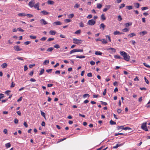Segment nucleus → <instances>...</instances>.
<instances>
[{
  "label": "nucleus",
  "mask_w": 150,
  "mask_h": 150,
  "mask_svg": "<svg viewBox=\"0 0 150 150\" xmlns=\"http://www.w3.org/2000/svg\"><path fill=\"white\" fill-rule=\"evenodd\" d=\"M120 54L123 57L124 60L128 61H129L130 59V56L128 55L127 53L124 51H120Z\"/></svg>",
  "instance_id": "obj_1"
},
{
  "label": "nucleus",
  "mask_w": 150,
  "mask_h": 150,
  "mask_svg": "<svg viewBox=\"0 0 150 150\" xmlns=\"http://www.w3.org/2000/svg\"><path fill=\"white\" fill-rule=\"evenodd\" d=\"M106 50H107L110 53L112 54L113 53H115L116 52V49L114 48L109 47L106 48Z\"/></svg>",
  "instance_id": "obj_2"
},
{
  "label": "nucleus",
  "mask_w": 150,
  "mask_h": 150,
  "mask_svg": "<svg viewBox=\"0 0 150 150\" xmlns=\"http://www.w3.org/2000/svg\"><path fill=\"white\" fill-rule=\"evenodd\" d=\"M73 43L76 44H79L82 43V40H81L78 39L76 38L73 39Z\"/></svg>",
  "instance_id": "obj_3"
},
{
  "label": "nucleus",
  "mask_w": 150,
  "mask_h": 150,
  "mask_svg": "<svg viewBox=\"0 0 150 150\" xmlns=\"http://www.w3.org/2000/svg\"><path fill=\"white\" fill-rule=\"evenodd\" d=\"M146 122H144L142 124L141 126V128L143 130L146 131H148V129H147V127L146 126Z\"/></svg>",
  "instance_id": "obj_4"
},
{
  "label": "nucleus",
  "mask_w": 150,
  "mask_h": 150,
  "mask_svg": "<svg viewBox=\"0 0 150 150\" xmlns=\"http://www.w3.org/2000/svg\"><path fill=\"white\" fill-rule=\"evenodd\" d=\"M96 23V21L93 19L90 20L88 22L87 24L90 25H93Z\"/></svg>",
  "instance_id": "obj_5"
},
{
  "label": "nucleus",
  "mask_w": 150,
  "mask_h": 150,
  "mask_svg": "<svg viewBox=\"0 0 150 150\" xmlns=\"http://www.w3.org/2000/svg\"><path fill=\"white\" fill-rule=\"evenodd\" d=\"M40 22L42 25H45L47 24L48 23L44 19H42L40 20Z\"/></svg>",
  "instance_id": "obj_6"
},
{
  "label": "nucleus",
  "mask_w": 150,
  "mask_h": 150,
  "mask_svg": "<svg viewBox=\"0 0 150 150\" xmlns=\"http://www.w3.org/2000/svg\"><path fill=\"white\" fill-rule=\"evenodd\" d=\"M35 3L34 2V0H33L29 2L28 4V5L30 7L32 8L34 6V4Z\"/></svg>",
  "instance_id": "obj_7"
},
{
  "label": "nucleus",
  "mask_w": 150,
  "mask_h": 150,
  "mask_svg": "<svg viewBox=\"0 0 150 150\" xmlns=\"http://www.w3.org/2000/svg\"><path fill=\"white\" fill-rule=\"evenodd\" d=\"M62 23L59 21L55 22L53 23V25L54 26L56 25H60Z\"/></svg>",
  "instance_id": "obj_8"
},
{
  "label": "nucleus",
  "mask_w": 150,
  "mask_h": 150,
  "mask_svg": "<svg viewBox=\"0 0 150 150\" xmlns=\"http://www.w3.org/2000/svg\"><path fill=\"white\" fill-rule=\"evenodd\" d=\"M105 8L103 10L104 12L106 11L108 9H110V5H106L105 6Z\"/></svg>",
  "instance_id": "obj_9"
},
{
  "label": "nucleus",
  "mask_w": 150,
  "mask_h": 150,
  "mask_svg": "<svg viewBox=\"0 0 150 150\" xmlns=\"http://www.w3.org/2000/svg\"><path fill=\"white\" fill-rule=\"evenodd\" d=\"M113 34H114V35H116L117 34H118V35L123 34V33L122 32H120L119 31H115L114 32Z\"/></svg>",
  "instance_id": "obj_10"
},
{
  "label": "nucleus",
  "mask_w": 150,
  "mask_h": 150,
  "mask_svg": "<svg viewBox=\"0 0 150 150\" xmlns=\"http://www.w3.org/2000/svg\"><path fill=\"white\" fill-rule=\"evenodd\" d=\"M33 7L35 8H36L38 10H39L40 9L39 8V3H37L36 4H35V5Z\"/></svg>",
  "instance_id": "obj_11"
},
{
  "label": "nucleus",
  "mask_w": 150,
  "mask_h": 150,
  "mask_svg": "<svg viewBox=\"0 0 150 150\" xmlns=\"http://www.w3.org/2000/svg\"><path fill=\"white\" fill-rule=\"evenodd\" d=\"M132 25V23L131 22L126 23L124 24V25L126 27H127Z\"/></svg>",
  "instance_id": "obj_12"
},
{
  "label": "nucleus",
  "mask_w": 150,
  "mask_h": 150,
  "mask_svg": "<svg viewBox=\"0 0 150 150\" xmlns=\"http://www.w3.org/2000/svg\"><path fill=\"white\" fill-rule=\"evenodd\" d=\"M105 27V25L103 23H102L100 25V28L101 29L102 28V30H103Z\"/></svg>",
  "instance_id": "obj_13"
},
{
  "label": "nucleus",
  "mask_w": 150,
  "mask_h": 150,
  "mask_svg": "<svg viewBox=\"0 0 150 150\" xmlns=\"http://www.w3.org/2000/svg\"><path fill=\"white\" fill-rule=\"evenodd\" d=\"M134 6L137 8H138L139 7L140 5L138 3H134Z\"/></svg>",
  "instance_id": "obj_14"
},
{
  "label": "nucleus",
  "mask_w": 150,
  "mask_h": 150,
  "mask_svg": "<svg viewBox=\"0 0 150 150\" xmlns=\"http://www.w3.org/2000/svg\"><path fill=\"white\" fill-rule=\"evenodd\" d=\"M41 13H43L44 15H46L49 14V13L46 11L45 10H43L41 11Z\"/></svg>",
  "instance_id": "obj_15"
},
{
  "label": "nucleus",
  "mask_w": 150,
  "mask_h": 150,
  "mask_svg": "<svg viewBox=\"0 0 150 150\" xmlns=\"http://www.w3.org/2000/svg\"><path fill=\"white\" fill-rule=\"evenodd\" d=\"M95 54L96 55H101L102 54V53L100 51H96L95 52Z\"/></svg>",
  "instance_id": "obj_16"
},
{
  "label": "nucleus",
  "mask_w": 150,
  "mask_h": 150,
  "mask_svg": "<svg viewBox=\"0 0 150 150\" xmlns=\"http://www.w3.org/2000/svg\"><path fill=\"white\" fill-rule=\"evenodd\" d=\"M47 3L48 4L51 5L53 4H54V2L53 1L51 0L48 1H47Z\"/></svg>",
  "instance_id": "obj_17"
},
{
  "label": "nucleus",
  "mask_w": 150,
  "mask_h": 150,
  "mask_svg": "<svg viewBox=\"0 0 150 150\" xmlns=\"http://www.w3.org/2000/svg\"><path fill=\"white\" fill-rule=\"evenodd\" d=\"M147 33V32L145 31H143L139 33V34L140 35L142 34V36L146 34Z\"/></svg>",
  "instance_id": "obj_18"
},
{
  "label": "nucleus",
  "mask_w": 150,
  "mask_h": 150,
  "mask_svg": "<svg viewBox=\"0 0 150 150\" xmlns=\"http://www.w3.org/2000/svg\"><path fill=\"white\" fill-rule=\"evenodd\" d=\"M56 33V32L53 30H50V34L52 35H55Z\"/></svg>",
  "instance_id": "obj_19"
},
{
  "label": "nucleus",
  "mask_w": 150,
  "mask_h": 150,
  "mask_svg": "<svg viewBox=\"0 0 150 150\" xmlns=\"http://www.w3.org/2000/svg\"><path fill=\"white\" fill-rule=\"evenodd\" d=\"M49 62V60H45L43 62V65H47Z\"/></svg>",
  "instance_id": "obj_20"
},
{
  "label": "nucleus",
  "mask_w": 150,
  "mask_h": 150,
  "mask_svg": "<svg viewBox=\"0 0 150 150\" xmlns=\"http://www.w3.org/2000/svg\"><path fill=\"white\" fill-rule=\"evenodd\" d=\"M129 29H128L127 28H125L124 29L122 30V31L123 32H126L129 31Z\"/></svg>",
  "instance_id": "obj_21"
},
{
  "label": "nucleus",
  "mask_w": 150,
  "mask_h": 150,
  "mask_svg": "<svg viewBox=\"0 0 150 150\" xmlns=\"http://www.w3.org/2000/svg\"><path fill=\"white\" fill-rule=\"evenodd\" d=\"M136 35V34L134 33H131L130 34H129L128 35V36H129L130 38H132L134 36H135Z\"/></svg>",
  "instance_id": "obj_22"
},
{
  "label": "nucleus",
  "mask_w": 150,
  "mask_h": 150,
  "mask_svg": "<svg viewBox=\"0 0 150 150\" xmlns=\"http://www.w3.org/2000/svg\"><path fill=\"white\" fill-rule=\"evenodd\" d=\"M114 57L116 59H122V58L120 56L117 55H114Z\"/></svg>",
  "instance_id": "obj_23"
},
{
  "label": "nucleus",
  "mask_w": 150,
  "mask_h": 150,
  "mask_svg": "<svg viewBox=\"0 0 150 150\" xmlns=\"http://www.w3.org/2000/svg\"><path fill=\"white\" fill-rule=\"evenodd\" d=\"M123 145V144H117L116 145V146H113V148H114V149H116L119 146H122Z\"/></svg>",
  "instance_id": "obj_24"
},
{
  "label": "nucleus",
  "mask_w": 150,
  "mask_h": 150,
  "mask_svg": "<svg viewBox=\"0 0 150 150\" xmlns=\"http://www.w3.org/2000/svg\"><path fill=\"white\" fill-rule=\"evenodd\" d=\"M101 19V20H105L106 19V18L104 16V15L103 14H102L100 16Z\"/></svg>",
  "instance_id": "obj_25"
},
{
  "label": "nucleus",
  "mask_w": 150,
  "mask_h": 150,
  "mask_svg": "<svg viewBox=\"0 0 150 150\" xmlns=\"http://www.w3.org/2000/svg\"><path fill=\"white\" fill-rule=\"evenodd\" d=\"M89 96L90 95L89 94L86 93L83 95V98H85L86 97H89Z\"/></svg>",
  "instance_id": "obj_26"
},
{
  "label": "nucleus",
  "mask_w": 150,
  "mask_h": 150,
  "mask_svg": "<svg viewBox=\"0 0 150 150\" xmlns=\"http://www.w3.org/2000/svg\"><path fill=\"white\" fill-rule=\"evenodd\" d=\"M54 48L53 47H49L48 48V49L47 50V52H52Z\"/></svg>",
  "instance_id": "obj_27"
},
{
  "label": "nucleus",
  "mask_w": 150,
  "mask_h": 150,
  "mask_svg": "<svg viewBox=\"0 0 150 150\" xmlns=\"http://www.w3.org/2000/svg\"><path fill=\"white\" fill-rule=\"evenodd\" d=\"M1 67L3 68H5L7 67V64L5 63H3L1 65Z\"/></svg>",
  "instance_id": "obj_28"
},
{
  "label": "nucleus",
  "mask_w": 150,
  "mask_h": 150,
  "mask_svg": "<svg viewBox=\"0 0 150 150\" xmlns=\"http://www.w3.org/2000/svg\"><path fill=\"white\" fill-rule=\"evenodd\" d=\"M103 44H105L107 43V42L105 39H103L101 40Z\"/></svg>",
  "instance_id": "obj_29"
},
{
  "label": "nucleus",
  "mask_w": 150,
  "mask_h": 150,
  "mask_svg": "<svg viewBox=\"0 0 150 150\" xmlns=\"http://www.w3.org/2000/svg\"><path fill=\"white\" fill-rule=\"evenodd\" d=\"M110 124L111 125H115L116 124V122L113 121L112 120H111L110 121Z\"/></svg>",
  "instance_id": "obj_30"
},
{
  "label": "nucleus",
  "mask_w": 150,
  "mask_h": 150,
  "mask_svg": "<svg viewBox=\"0 0 150 150\" xmlns=\"http://www.w3.org/2000/svg\"><path fill=\"white\" fill-rule=\"evenodd\" d=\"M126 8L129 10H131L133 8L132 6H126Z\"/></svg>",
  "instance_id": "obj_31"
},
{
  "label": "nucleus",
  "mask_w": 150,
  "mask_h": 150,
  "mask_svg": "<svg viewBox=\"0 0 150 150\" xmlns=\"http://www.w3.org/2000/svg\"><path fill=\"white\" fill-rule=\"evenodd\" d=\"M102 6L101 4H98L97 6V7L98 8L100 9L102 7Z\"/></svg>",
  "instance_id": "obj_32"
},
{
  "label": "nucleus",
  "mask_w": 150,
  "mask_h": 150,
  "mask_svg": "<svg viewBox=\"0 0 150 150\" xmlns=\"http://www.w3.org/2000/svg\"><path fill=\"white\" fill-rule=\"evenodd\" d=\"M15 50L17 51H19V46H16L14 47Z\"/></svg>",
  "instance_id": "obj_33"
},
{
  "label": "nucleus",
  "mask_w": 150,
  "mask_h": 150,
  "mask_svg": "<svg viewBox=\"0 0 150 150\" xmlns=\"http://www.w3.org/2000/svg\"><path fill=\"white\" fill-rule=\"evenodd\" d=\"M85 56H76V57L77 58H80V59H81V58H85Z\"/></svg>",
  "instance_id": "obj_34"
},
{
  "label": "nucleus",
  "mask_w": 150,
  "mask_h": 150,
  "mask_svg": "<svg viewBox=\"0 0 150 150\" xmlns=\"http://www.w3.org/2000/svg\"><path fill=\"white\" fill-rule=\"evenodd\" d=\"M80 5L78 4H76L74 5V8H77L79 7Z\"/></svg>",
  "instance_id": "obj_35"
},
{
  "label": "nucleus",
  "mask_w": 150,
  "mask_h": 150,
  "mask_svg": "<svg viewBox=\"0 0 150 150\" xmlns=\"http://www.w3.org/2000/svg\"><path fill=\"white\" fill-rule=\"evenodd\" d=\"M11 144L9 143H6L5 144V146L7 148H9L11 146Z\"/></svg>",
  "instance_id": "obj_36"
},
{
  "label": "nucleus",
  "mask_w": 150,
  "mask_h": 150,
  "mask_svg": "<svg viewBox=\"0 0 150 150\" xmlns=\"http://www.w3.org/2000/svg\"><path fill=\"white\" fill-rule=\"evenodd\" d=\"M76 52V49H74L71 50L70 52V54H71L73 53Z\"/></svg>",
  "instance_id": "obj_37"
},
{
  "label": "nucleus",
  "mask_w": 150,
  "mask_h": 150,
  "mask_svg": "<svg viewBox=\"0 0 150 150\" xmlns=\"http://www.w3.org/2000/svg\"><path fill=\"white\" fill-rule=\"evenodd\" d=\"M125 5L124 4H121L119 7V9H120L122 8L125 6Z\"/></svg>",
  "instance_id": "obj_38"
},
{
  "label": "nucleus",
  "mask_w": 150,
  "mask_h": 150,
  "mask_svg": "<svg viewBox=\"0 0 150 150\" xmlns=\"http://www.w3.org/2000/svg\"><path fill=\"white\" fill-rule=\"evenodd\" d=\"M81 33V30H78L76 31L74 33L76 34L79 35V34Z\"/></svg>",
  "instance_id": "obj_39"
},
{
  "label": "nucleus",
  "mask_w": 150,
  "mask_h": 150,
  "mask_svg": "<svg viewBox=\"0 0 150 150\" xmlns=\"http://www.w3.org/2000/svg\"><path fill=\"white\" fill-rule=\"evenodd\" d=\"M74 15L73 14H71L68 15V17L71 18H73L74 17Z\"/></svg>",
  "instance_id": "obj_40"
},
{
  "label": "nucleus",
  "mask_w": 150,
  "mask_h": 150,
  "mask_svg": "<svg viewBox=\"0 0 150 150\" xmlns=\"http://www.w3.org/2000/svg\"><path fill=\"white\" fill-rule=\"evenodd\" d=\"M44 69H41V71H40V72L39 74V75H41L44 72Z\"/></svg>",
  "instance_id": "obj_41"
},
{
  "label": "nucleus",
  "mask_w": 150,
  "mask_h": 150,
  "mask_svg": "<svg viewBox=\"0 0 150 150\" xmlns=\"http://www.w3.org/2000/svg\"><path fill=\"white\" fill-rule=\"evenodd\" d=\"M30 38L33 39H34L36 38V37L35 36L30 35Z\"/></svg>",
  "instance_id": "obj_42"
},
{
  "label": "nucleus",
  "mask_w": 150,
  "mask_h": 150,
  "mask_svg": "<svg viewBox=\"0 0 150 150\" xmlns=\"http://www.w3.org/2000/svg\"><path fill=\"white\" fill-rule=\"evenodd\" d=\"M41 115L44 117V118H45V113L44 112H42V111H41Z\"/></svg>",
  "instance_id": "obj_43"
},
{
  "label": "nucleus",
  "mask_w": 150,
  "mask_h": 150,
  "mask_svg": "<svg viewBox=\"0 0 150 150\" xmlns=\"http://www.w3.org/2000/svg\"><path fill=\"white\" fill-rule=\"evenodd\" d=\"M79 26L81 27H83L84 26V24L82 22L79 23Z\"/></svg>",
  "instance_id": "obj_44"
},
{
  "label": "nucleus",
  "mask_w": 150,
  "mask_h": 150,
  "mask_svg": "<svg viewBox=\"0 0 150 150\" xmlns=\"http://www.w3.org/2000/svg\"><path fill=\"white\" fill-rule=\"evenodd\" d=\"M123 126H118L117 127V129L118 130H120V129H123Z\"/></svg>",
  "instance_id": "obj_45"
},
{
  "label": "nucleus",
  "mask_w": 150,
  "mask_h": 150,
  "mask_svg": "<svg viewBox=\"0 0 150 150\" xmlns=\"http://www.w3.org/2000/svg\"><path fill=\"white\" fill-rule=\"evenodd\" d=\"M118 20L119 21H121L122 20V18L120 15L118 16Z\"/></svg>",
  "instance_id": "obj_46"
},
{
  "label": "nucleus",
  "mask_w": 150,
  "mask_h": 150,
  "mask_svg": "<svg viewBox=\"0 0 150 150\" xmlns=\"http://www.w3.org/2000/svg\"><path fill=\"white\" fill-rule=\"evenodd\" d=\"M4 97V95L3 93H0V101L1 100V99Z\"/></svg>",
  "instance_id": "obj_47"
},
{
  "label": "nucleus",
  "mask_w": 150,
  "mask_h": 150,
  "mask_svg": "<svg viewBox=\"0 0 150 150\" xmlns=\"http://www.w3.org/2000/svg\"><path fill=\"white\" fill-rule=\"evenodd\" d=\"M148 9V8L147 7H143L141 8V9L142 11H144Z\"/></svg>",
  "instance_id": "obj_48"
},
{
  "label": "nucleus",
  "mask_w": 150,
  "mask_h": 150,
  "mask_svg": "<svg viewBox=\"0 0 150 150\" xmlns=\"http://www.w3.org/2000/svg\"><path fill=\"white\" fill-rule=\"evenodd\" d=\"M54 39V38H49L48 39V40H47V41H51L52 40H53Z\"/></svg>",
  "instance_id": "obj_49"
},
{
  "label": "nucleus",
  "mask_w": 150,
  "mask_h": 150,
  "mask_svg": "<svg viewBox=\"0 0 150 150\" xmlns=\"http://www.w3.org/2000/svg\"><path fill=\"white\" fill-rule=\"evenodd\" d=\"M105 36L108 38V39L109 41L110 42H111V39H110V36L109 35H105Z\"/></svg>",
  "instance_id": "obj_50"
},
{
  "label": "nucleus",
  "mask_w": 150,
  "mask_h": 150,
  "mask_svg": "<svg viewBox=\"0 0 150 150\" xmlns=\"http://www.w3.org/2000/svg\"><path fill=\"white\" fill-rule=\"evenodd\" d=\"M143 64L145 66H146V67H147V68H150V66L148 65L146 63H143Z\"/></svg>",
  "instance_id": "obj_51"
},
{
  "label": "nucleus",
  "mask_w": 150,
  "mask_h": 150,
  "mask_svg": "<svg viewBox=\"0 0 150 150\" xmlns=\"http://www.w3.org/2000/svg\"><path fill=\"white\" fill-rule=\"evenodd\" d=\"M31 42L30 41H27L26 42H25L24 43V44L25 45H28V44H29Z\"/></svg>",
  "instance_id": "obj_52"
},
{
  "label": "nucleus",
  "mask_w": 150,
  "mask_h": 150,
  "mask_svg": "<svg viewBox=\"0 0 150 150\" xmlns=\"http://www.w3.org/2000/svg\"><path fill=\"white\" fill-rule=\"evenodd\" d=\"M132 129L131 128H129V127H125V128L123 127V129H124V130H127L128 129L129 130V129Z\"/></svg>",
  "instance_id": "obj_53"
},
{
  "label": "nucleus",
  "mask_w": 150,
  "mask_h": 150,
  "mask_svg": "<svg viewBox=\"0 0 150 150\" xmlns=\"http://www.w3.org/2000/svg\"><path fill=\"white\" fill-rule=\"evenodd\" d=\"M76 52H83V51L82 49H76Z\"/></svg>",
  "instance_id": "obj_54"
},
{
  "label": "nucleus",
  "mask_w": 150,
  "mask_h": 150,
  "mask_svg": "<svg viewBox=\"0 0 150 150\" xmlns=\"http://www.w3.org/2000/svg\"><path fill=\"white\" fill-rule=\"evenodd\" d=\"M47 39V38L45 37H43L41 38L40 40L42 41H45Z\"/></svg>",
  "instance_id": "obj_55"
},
{
  "label": "nucleus",
  "mask_w": 150,
  "mask_h": 150,
  "mask_svg": "<svg viewBox=\"0 0 150 150\" xmlns=\"http://www.w3.org/2000/svg\"><path fill=\"white\" fill-rule=\"evenodd\" d=\"M15 85V84L12 81L11 83V85L10 86V87L11 88H13L14 86Z\"/></svg>",
  "instance_id": "obj_56"
},
{
  "label": "nucleus",
  "mask_w": 150,
  "mask_h": 150,
  "mask_svg": "<svg viewBox=\"0 0 150 150\" xmlns=\"http://www.w3.org/2000/svg\"><path fill=\"white\" fill-rule=\"evenodd\" d=\"M19 16H26V14L24 13H19Z\"/></svg>",
  "instance_id": "obj_57"
},
{
  "label": "nucleus",
  "mask_w": 150,
  "mask_h": 150,
  "mask_svg": "<svg viewBox=\"0 0 150 150\" xmlns=\"http://www.w3.org/2000/svg\"><path fill=\"white\" fill-rule=\"evenodd\" d=\"M54 47L57 49L59 48L60 47L59 45L58 44H56L54 45Z\"/></svg>",
  "instance_id": "obj_58"
},
{
  "label": "nucleus",
  "mask_w": 150,
  "mask_h": 150,
  "mask_svg": "<svg viewBox=\"0 0 150 150\" xmlns=\"http://www.w3.org/2000/svg\"><path fill=\"white\" fill-rule=\"evenodd\" d=\"M18 120L16 118H15L14 120V122L15 124H17L18 123Z\"/></svg>",
  "instance_id": "obj_59"
},
{
  "label": "nucleus",
  "mask_w": 150,
  "mask_h": 150,
  "mask_svg": "<svg viewBox=\"0 0 150 150\" xmlns=\"http://www.w3.org/2000/svg\"><path fill=\"white\" fill-rule=\"evenodd\" d=\"M90 63L91 65H94L95 64V63L93 61H92L90 62Z\"/></svg>",
  "instance_id": "obj_60"
},
{
  "label": "nucleus",
  "mask_w": 150,
  "mask_h": 150,
  "mask_svg": "<svg viewBox=\"0 0 150 150\" xmlns=\"http://www.w3.org/2000/svg\"><path fill=\"white\" fill-rule=\"evenodd\" d=\"M144 79L145 80V81L146 83L148 84L149 82L148 80L147 79H146V78L145 77H144Z\"/></svg>",
  "instance_id": "obj_61"
},
{
  "label": "nucleus",
  "mask_w": 150,
  "mask_h": 150,
  "mask_svg": "<svg viewBox=\"0 0 150 150\" xmlns=\"http://www.w3.org/2000/svg\"><path fill=\"white\" fill-rule=\"evenodd\" d=\"M87 76L88 77H91L92 76V74L91 73H89L87 74Z\"/></svg>",
  "instance_id": "obj_62"
},
{
  "label": "nucleus",
  "mask_w": 150,
  "mask_h": 150,
  "mask_svg": "<svg viewBox=\"0 0 150 150\" xmlns=\"http://www.w3.org/2000/svg\"><path fill=\"white\" fill-rule=\"evenodd\" d=\"M3 132L5 134H7V129H5L4 130Z\"/></svg>",
  "instance_id": "obj_63"
},
{
  "label": "nucleus",
  "mask_w": 150,
  "mask_h": 150,
  "mask_svg": "<svg viewBox=\"0 0 150 150\" xmlns=\"http://www.w3.org/2000/svg\"><path fill=\"white\" fill-rule=\"evenodd\" d=\"M35 66V64H30L29 66V67L30 68H31Z\"/></svg>",
  "instance_id": "obj_64"
}]
</instances>
